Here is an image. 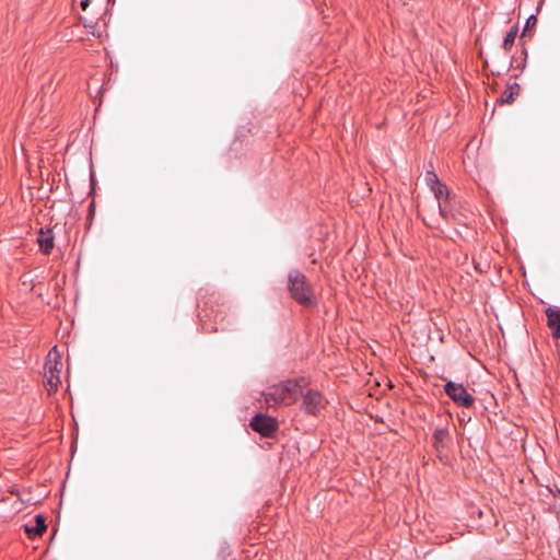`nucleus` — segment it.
I'll use <instances>...</instances> for the list:
<instances>
[{"mask_svg": "<svg viewBox=\"0 0 560 560\" xmlns=\"http://www.w3.org/2000/svg\"><path fill=\"white\" fill-rule=\"evenodd\" d=\"M90 4V0H81V8L85 10Z\"/></svg>", "mask_w": 560, "mask_h": 560, "instance_id": "2eb2a0df", "label": "nucleus"}, {"mask_svg": "<svg viewBox=\"0 0 560 560\" xmlns=\"http://www.w3.org/2000/svg\"><path fill=\"white\" fill-rule=\"evenodd\" d=\"M57 347L55 346L47 355V361L44 365V376L47 380L48 390H56L60 383L61 362L58 359Z\"/></svg>", "mask_w": 560, "mask_h": 560, "instance_id": "7ed1b4c3", "label": "nucleus"}, {"mask_svg": "<svg viewBox=\"0 0 560 560\" xmlns=\"http://www.w3.org/2000/svg\"><path fill=\"white\" fill-rule=\"evenodd\" d=\"M34 525H25V533L30 538H35L46 532L47 525L43 515L34 517Z\"/></svg>", "mask_w": 560, "mask_h": 560, "instance_id": "9d476101", "label": "nucleus"}, {"mask_svg": "<svg viewBox=\"0 0 560 560\" xmlns=\"http://www.w3.org/2000/svg\"><path fill=\"white\" fill-rule=\"evenodd\" d=\"M446 438L447 431L445 429H436L433 433V439L436 445L443 443Z\"/></svg>", "mask_w": 560, "mask_h": 560, "instance_id": "ddd939ff", "label": "nucleus"}, {"mask_svg": "<svg viewBox=\"0 0 560 560\" xmlns=\"http://www.w3.org/2000/svg\"><path fill=\"white\" fill-rule=\"evenodd\" d=\"M431 191L434 194V197L438 200V206H439L440 213L443 217H446V208L444 206V201H446L448 199V196H450L447 187L444 184L441 183V184L432 187Z\"/></svg>", "mask_w": 560, "mask_h": 560, "instance_id": "1a4fd4ad", "label": "nucleus"}, {"mask_svg": "<svg viewBox=\"0 0 560 560\" xmlns=\"http://www.w3.org/2000/svg\"><path fill=\"white\" fill-rule=\"evenodd\" d=\"M250 428L262 436H271L279 428L278 421L267 415H256L252 418Z\"/></svg>", "mask_w": 560, "mask_h": 560, "instance_id": "39448f33", "label": "nucleus"}, {"mask_svg": "<svg viewBox=\"0 0 560 560\" xmlns=\"http://www.w3.org/2000/svg\"><path fill=\"white\" fill-rule=\"evenodd\" d=\"M37 243L39 245L40 250L45 255H49L54 248V234L51 230L40 229L37 236Z\"/></svg>", "mask_w": 560, "mask_h": 560, "instance_id": "0eeeda50", "label": "nucleus"}, {"mask_svg": "<svg viewBox=\"0 0 560 560\" xmlns=\"http://www.w3.org/2000/svg\"><path fill=\"white\" fill-rule=\"evenodd\" d=\"M424 179H425L427 185L430 187V189H431L432 187H434V186H436V185L441 184V182H440V179H439L438 175H436L434 172H432V171H428V172L425 173V177H424Z\"/></svg>", "mask_w": 560, "mask_h": 560, "instance_id": "f8f14e48", "label": "nucleus"}, {"mask_svg": "<svg viewBox=\"0 0 560 560\" xmlns=\"http://www.w3.org/2000/svg\"><path fill=\"white\" fill-rule=\"evenodd\" d=\"M537 22V19L535 15H530L527 21H526V26L525 28L529 27L530 25H535Z\"/></svg>", "mask_w": 560, "mask_h": 560, "instance_id": "4468645a", "label": "nucleus"}, {"mask_svg": "<svg viewBox=\"0 0 560 560\" xmlns=\"http://www.w3.org/2000/svg\"><path fill=\"white\" fill-rule=\"evenodd\" d=\"M516 34H517V31L514 28H512L508 32V34L505 35L503 43H502V47L504 50L511 49V47L513 46V44L515 42Z\"/></svg>", "mask_w": 560, "mask_h": 560, "instance_id": "9b49d317", "label": "nucleus"}, {"mask_svg": "<svg viewBox=\"0 0 560 560\" xmlns=\"http://www.w3.org/2000/svg\"><path fill=\"white\" fill-rule=\"evenodd\" d=\"M302 383L303 380H287L269 387L262 393L266 405L269 408L293 405L302 395Z\"/></svg>", "mask_w": 560, "mask_h": 560, "instance_id": "f257e3e1", "label": "nucleus"}, {"mask_svg": "<svg viewBox=\"0 0 560 560\" xmlns=\"http://www.w3.org/2000/svg\"><path fill=\"white\" fill-rule=\"evenodd\" d=\"M548 327L552 330L555 338H560V308L548 307L546 311Z\"/></svg>", "mask_w": 560, "mask_h": 560, "instance_id": "6e6552de", "label": "nucleus"}, {"mask_svg": "<svg viewBox=\"0 0 560 560\" xmlns=\"http://www.w3.org/2000/svg\"><path fill=\"white\" fill-rule=\"evenodd\" d=\"M288 289L291 296L303 306H314L316 298L307 278L299 270H291L288 275Z\"/></svg>", "mask_w": 560, "mask_h": 560, "instance_id": "f03ea898", "label": "nucleus"}, {"mask_svg": "<svg viewBox=\"0 0 560 560\" xmlns=\"http://www.w3.org/2000/svg\"><path fill=\"white\" fill-rule=\"evenodd\" d=\"M444 392L455 404L460 407L470 408L475 402V398L468 394L463 384L447 382L444 385Z\"/></svg>", "mask_w": 560, "mask_h": 560, "instance_id": "20e7f679", "label": "nucleus"}, {"mask_svg": "<svg viewBox=\"0 0 560 560\" xmlns=\"http://www.w3.org/2000/svg\"><path fill=\"white\" fill-rule=\"evenodd\" d=\"M300 397L303 398L302 408L308 415H318L326 404L324 396L314 389H308L305 394L302 392Z\"/></svg>", "mask_w": 560, "mask_h": 560, "instance_id": "423d86ee", "label": "nucleus"}, {"mask_svg": "<svg viewBox=\"0 0 560 560\" xmlns=\"http://www.w3.org/2000/svg\"><path fill=\"white\" fill-rule=\"evenodd\" d=\"M513 101V94L510 93V95L504 100V102L510 103Z\"/></svg>", "mask_w": 560, "mask_h": 560, "instance_id": "dca6fc26", "label": "nucleus"}]
</instances>
